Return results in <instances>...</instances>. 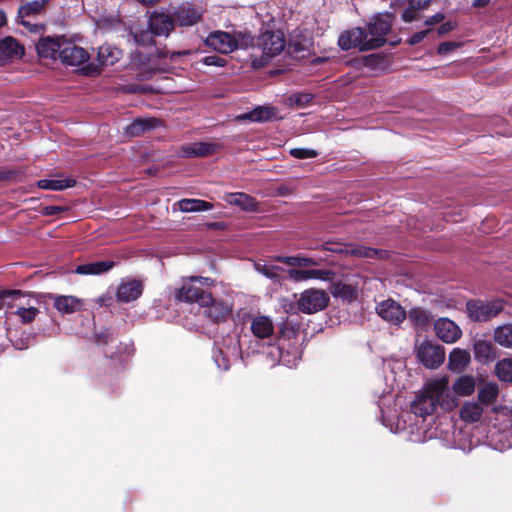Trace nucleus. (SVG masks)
<instances>
[{"label": "nucleus", "mask_w": 512, "mask_h": 512, "mask_svg": "<svg viewBox=\"0 0 512 512\" xmlns=\"http://www.w3.org/2000/svg\"><path fill=\"white\" fill-rule=\"evenodd\" d=\"M115 266L112 260L98 261L80 264L75 268V272L80 275H101L108 272Z\"/></svg>", "instance_id": "nucleus-26"}, {"label": "nucleus", "mask_w": 512, "mask_h": 512, "mask_svg": "<svg viewBox=\"0 0 512 512\" xmlns=\"http://www.w3.org/2000/svg\"><path fill=\"white\" fill-rule=\"evenodd\" d=\"M408 319L414 327L422 330L426 329L430 324V317L427 311L420 307L412 308L408 313Z\"/></svg>", "instance_id": "nucleus-40"}, {"label": "nucleus", "mask_w": 512, "mask_h": 512, "mask_svg": "<svg viewBox=\"0 0 512 512\" xmlns=\"http://www.w3.org/2000/svg\"><path fill=\"white\" fill-rule=\"evenodd\" d=\"M24 53V47L15 38L7 36L0 41V60L18 59Z\"/></svg>", "instance_id": "nucleus-24"}, {"label": "nucleus", "mask_w": 512, "mask_h": 512, "mask_svg": "<svg viewBox=\"0 0 512 512\" xmlns=\"http://www.w3.org/2000/svg\"><path fill=\"white\" fill-rule=\"evenodd\" d=\"M490 0H473L472 6L474 8H484L489 4Z\"/></svg>", "instance_id": "nucleus-64"}, {"label": "nucleus", "mask_w": 512, "mask_h": 512, "mask_svg": "<svg viewBox=\"0 0 512 512\" xmlns=\"http://www.w3.org/2000/svg\"><path fill=\"white\" fill-rule=\"evenodd\" d=\"M365 67L376 69L383 61V57L380 54L366 55L362 59Z\"/></svg>", "instance_id": "nucleus-53"}, {"label": "nucleus", "mask_w": 512, "mask_h": 512, "mask_svg": "<svg viewBox=\"0 0 512 512\" xmlns=\"http://www.w3.org/2000/svg\"><path fill=\"white\" fill-rule=\"evenodd\" d=\"M347 245L348 243L340 242L337 240H327L321 244L320 249L324 251H328L331 253H335L338 255L347 256Z\"/></svg>", "instance_id": "nucleus-46"}, {"label": "nucleus", "mask_w": 512, "mask_h": 512, "mask_svg": "<svg viewBox=\"0 0 512 512\" xmlns=\"http://www.w3.org/2000/svg\"><path fill=\"white\" fill-rule=\"evenodd\" d=\"M20 174L21 172L17 169L2 166L0 167V182L14 181Z\"/></svg>", "instance_id": "nucleus-51"}, {"label": "nucleus", "mask_w": 512, "mask_h": 512, "mask_svg": "<svg viewBox=\"0 0 512 512\" xmlns=\"http://www.w3.org/2000/svg\"><path fill=\"white\" fill-rule=\"evenodd\" d=\"M114 341L115 338L113 331L109 328H104L103 330L95 333V343L97 346L104 347Z\"/></svg>", "instance_id": "nucleus-49"}, {"label": "nucleus", "mask_w": 512, "mask_h": 512, "mask_svg": "<svg viewBox=\"0 0 512 512\" xmlns=\"http://www.w3.org/2000/svg\"><path fill=\"white\" fill-rule=\"evenodd\" d=\"M500 390L495 382H487L478 389V403L484 406H490L497 402Z\"/></svg>", "instance_id": "nucleus-28"}, {"label": "nucleus", "mask_w": 512, "mask_h": 512, "mask_svg": "<svg viewBox=\"0 0 512 512\" xmlns=\"http://www.w3.org/2000/svg\"><path fill=\"white\" fill-rule=\"evenodd\" d=\"M250 44L262 50L261 64L264 65L284 50L286 40L281 31L266 30L257 37H250Z\"/></svg>", "instance_id": "nucleus-2"}, {"label": "nucleus", "mask_w": 512, "mask_h": 512, "mask_svg": "<svg viewBox=\"0 0 512 512\" xmlns=\"http://www.w3.org/2000/svg\"><path fill=\"white\" fill-rule=\"evenodd\" d=\"M338 46L344 51H348L350 49L370 51L379 48L377 40L368 39L367 31L362 27H354L342 31L338 38Z\"/></svg>", "instance_id": "nucleus-3"}, {"label": "nucleus", "mask_w": 512, "mask_h": 512, "mask_svg": "<svg viewBox=\"0 0 512 512\" xmlns=\"http://www.w3.org/2000/svg\"><path fill=\"white\" fill-rule=\"evenodd\" d=\"M62 48L61 37L45 36L41 37L36 44L38 56L42 59H59V53Z\"/></svg>", "instance_id": "nucleus-17"}, {"label": "nucleus", "mask_w": 512, "mask_h": 512, "mask_svg": "<svg viewBox=\"0 0 512 512\" xmlns=\"http://www.w3.org/2000/svg\"><path fill=\"white\" fill-rule=\"evenodd\" d=\"M178 205L182 212L208 211L213 208L211 202L201 199H182L178 202Z\"/></svg>", "instance_id": "nucleus-38"}, {"label": "nucleus", "mask_w": 512, "mask_h": 512, "mask_svg": "<svg viewBox=\"0 0 512 512\" xmlns=\"http://www.w3.org/2000/svg\"><path fill=\"white\" fill-rule=\"evenodd\" d=\"M475 358L482 363H489L496 359V351L493 344L486 340H477L474 344Z\"/></svg>", "instance_id": "nucleus-33"}, {"label": "nucleus", "mask_w": 512, "mask_h": 512, "mask_svg": "<svg viewBox=\"0 0 512 512\" xmlns=\"http://www.w3.org/2000/svg\"><path fill=\"white\" fill-rule=\"evenodd\" d=\"M458 46H459L458 43H455L452 41L442 42L439 44V46L437 48V53L439 55H446V54L450 53L451 51H453L454 49H456Z\"/></svg>", "instance_id": "nucleus-57"}, {"label": "nucleus", "mask_w": 512, "mask_h": 512, "mask_svg": "<svg viewBox=\"0 0 512 512\" xmlns=\"http://www.w3.org/2000/svg\"><path fill=\"white\" fill-rule=\"evenodd\" d=\"M143 283L137 279L122 282L116 292L118 302L129 303L137 300L143 293Z\"/></svg>", "instance_id": "nucleus-18"}, {"label": "nucleus", "mask_w": 512, "mask_h": 512, "mask_svg": "<svg viewBox=\"0 0 512 512\" xmlns=\"http://www.w3.org/2000/svg\"><path fill=\"white\" fill-rule=\"evenodd\" d=\"M475 378L471 375H461L452 385L455 394L469 396L475 391Z\"/></svg>", "instance_id": "nucleus-34"}, {"label": "nucleus", "mask_w": 512, "mask_h": 512, "mask_svg": "<svg viewBox=\"0 0 512 512\" xmlns=\"http://www.w3.org/2000/svg\"><path fill=\"white\" fill-rule=\"evenodd\" d=\"M279 267L277 266H267L264 265L262 268H258L259 271L262 272L263 275H265L267 278L272 280H277L279 278Z\"/></svg>", "instance_id": "nucleus-56"}, {"label": "nucleus", "mask_w": 512, "mask_h": 512, "mask_svg": "<svg viewBox=\"0 0 512 512\" xmlns=\"http://www.w3.org/2000/svg\"><path fill=\"white\" fill-rule=\"evenodd\" d=\"M201 62L206 66H217V67H224L227 64V60L218 55L205 56L201 60Z\"/></svg>", "instance_id": "nucleus-54"}, {"label": "nucleus", "mask_w": 512, "mask_h": 512, "mask_svg": "<svg viewBox=\"0 0 512 512\" xmlns=\"http://www.w3.org/2000/svg\"><path fill=\"white\" fill-rule=\"evenodd\" d=\"M215 362L219 368L226 371L230 367L229 360L226 356H224L221 350L218 351L217 355H215Z\"/></svg>", "instance_id": "nucleus-59"}, {"label": "nucleus", "mask_w": 512, "mask_h": 512, "mask_svg": "<svg viewBox=\"0 0 512 512\" xmlns=\"http://www.w3.org/2000/svg\"><path fill=\"white\" fill-rule=\"evenodd\" d=\"M503 309V301L499 299L488 302L472 299L466 303L468 317L474 322H487L501 313Z\"/></svg>", "instance_id": "nucleus-4"}, {"label": "nucleus", "mask_w": 512, "mask_h": 512, "mask_svg": "<svg viewBox=\"0 0 512 512\" xmlns=\"http://www.w3.org/2000/svg\"><path fill=\"white\" fill-rule=\"evenodd\" d=\"M377 314L392 325H400L407 317L405 309L395 300L387 299L376 307Z\"/></svg>", "instance_id": "nucleus-11"}, {"label": "nucleus", "mask_w": 512, "mask_h": 512, "mask_svg": "<svg viewBox=\"0 0 512 512\" xmlns=\"http://www.w3.org/2000/svg\"><path fill=\"white\" fill-rule=\"evenodd\" d=\"M39 310L35 307H24L19 306L17 307L16 311L14 312L15 315H17L23 324H29L33 322L38 315Z\"/></svg>", "instance_id": "nucleus-45"}, {"label": "nucleus", "mask_w": 512, "mask_h": 512, "mask_svg": "<svg viewBox=\"0 0 512 512\" xmlns=\"http://www.w3.org/2000/svg\"><path fill=\"white\" fill-rule=\"evenodd\" d=\"M448 385L449 381L446 377L430 382L412 402L411 411L415 415L425 418L432 415L437 406H441L445 410L452 409L456 403L455 399L450 397Z\"/></svg>", "instance_id": "nucleus-1"}, {"label": "nucleus", "mask_w": 512, "mask_h": 512, "mask_svg": "<svg viewBox=\"0 0 512 512\" xmlns=\"http://www.w3.org/2000/svg\"><path fill=\"white\" fill-rule=\"evenodd\" d=\"M347 250V255L357 258L381 259L384 257V254H386V251L384 250H379L364 245H358L355 243H348Z\"/></svg>", "instance_id": "nucleus-29"}, {"label": "nucleus", "mask_w": 512, "mask_h": 512, "mask_svg": "<svg viewBox=\"0 0 512 512\" xmlns=\"http://www.w3.org/2000/svg\"><path fill=\"white\" fill-rule=\"evenodd\" d=\"M203 315L211 322L220 324L226 322L232 315V305L222 299H216L210 293V299L201 306Z\"/></svg>", "instance_id": "nucleus-10"}, {"label": "nucleus", "mask_w": 512, "mask_h": 512, "mask_svg": "<svg viewBox=\"0 0 512 512\" xmlns=\"http://www.w3.org/2000/svg\"><path fill=\"white\" fill-rule=\"evenodd\" d=\"M470 354L466 350L454 348L448 358V368L454 372H461L470 363Z\"/></svg>", "instance_id": "nucleus-30"}, {"label": "nucleus", "mask_w": 512, "mask_h": 512, "mask_svg": "<svg viewBox=\"0 0 512 512\" xmlns=\"http://www.w3.org/2000/svg\"><path fill=\"white\" fill-rule=\"evenodd\" d=\"M218 145L209 142H195L183 147L186 157H207L216 153Z\"/></svg>", "instance_id": "nucleus-27"}, {"label": "nucleus", "mask_w": 512, "mask_h": 512, "mask_svg": "<svg viewBox=\"0 0 512 512\" xmlns=\"http://www.w3.org/2000/svg\"><path fill=\"white\" fill-rule=\"evenodd\" d=\"M223 200L229 205L238 206L247 212H257L259 210L257 200L243 192L225 193Z\"/></svg>", "instance_id": "nucleus-22"}, {"label": "nucleus", "mask_w": 512, "mask_h": 512, "mask_svg": "<svg viewBox=\"0 0 512 512\" xmlns=\"http://www.w3.org/2000/svg\"><path fill=\"white\" fill-rule=\"evenodd\" d=\"M434 330L439 339L445 343H454L462 335L460 327L448 318H439L434 323Z\"/></svg>", "instance_id": "nucleus-16"}, {"label": "nucleus", "mask_w": 512, "mask_h": 512, "mask_svg": "<svg viewBox=\"0 0 512 512\" xmlns=\"http://www.w3.org/2000/svg\"><path fill=\"white\" fill-rule=\"evenodd\" d=\"M455 27H456V23L455 22H452V21L444 22V23H442L438 27L437 34L439 36H443V35L448 34L449 32H451Z\"/></svg>", "instance_id": "nucleus-61"}, {"label": "nucleus", "mask_w": 512, "mask_h": 512, "mask_svg": "<svg viewBox=\"0 0 512 512\" xmlns=\"http://www.w3.org/2000/svg\"><path fill=\"white\" fill-rule=\"evenodd\" d=\"M251 332L256 338L266 339L273 335L274 325L268 316L258 315L251 321Z\"/></svg>", "instance_id": "nucleus-25"}, {"label": "nucleus", "mask_w": 512, "mask_h": 512, "mask_svg": "<svg viewBox=\"0 0 512 512\" xmlns=\"http://www.w3.org/2000/svg\"><path fill=\"white\" fill-rule=\"evenodd\" d=\"M154 32L148 27L146 30H138L133 33L134 40L142 45L154 44Z\"/></svg>", "instance_id": "nucleus-48"}, {"label": "nucleus", "mask_w": 512, "mask_h": 512, "mask_svg": "<svg viewBox=\"0 0 512 512\" xmlns=\"http://www.w3.org/2000/svg\"><path fill=\"white\" fill-rule=\"evenodd\" d=\"M313 45V40L310 36L305 35L302 31L294 30L290 36L287 53L295 58H304Z\"/></svg>", "instance_id": "nucleus-15"}, {"label": "nucleus", "mask_w": 512, "mask_h": 512, "mask_svg": "<svg viewBox=\"0 0 512 512\" xmlns=\"http://www.w3.org/2000/svg\"><path fill=\"white\" fill-rule=\"evenodd\" d=\"M445 19V15L442 12H438L425 20V25L434 26L441 23Z\"/></svg>", "instance_id": "nucleus-62"}, {"label": "nucleus", "mask_w": 512, "mask_h": 512, "mask_svg": "<svg viewBox=\"0 0 512 512\" xmlns=\"http://www.w3.org/2000/svg\"><path fill=\"white\" fill-rule=\"evenodd\" d=\"M119 56L120 51L117 48L104 44L98 49L99 64L89 63L82 67L81 72L85 76H97L101 73V67L114 65L119 60Z\"/></svg>", "instance_id": "nucleus-9"}, {"label": "nucleus", "mask_w": 512, "mask_h": 512, "mask_svg": "<svg viewBox=\"0 0 512 512\" xmlns=\"http://www.w3.org/2000/svg\"><path fill=\"white\" fill-rule=\"evenodd\" d=\"M206 45L222 54H228L238 48V41L228 32H211L205 41Z\"/></svg>", "instance_id": "nucleus-13"}, {"label": "nucleus", "mask_w": 512, "mask_h": 512, "mask_svg": "<svg viewBox=\"0 0 512 512\" xmlns=\"http://www.w3.org/2000/svg\"><path fill=\"white\" fill-rule=\"evenodd\" d=\"M395 16L393 13L378 14L367 23L368 39H376L379 48L387 43L386 35L391 31L393 20Z\"/></svg>", "instance_id": "nucleus-8"}, {"label": "nucleus", "mask_w": 512, "mask_h": 512, "mask_svg": "<svg viewBox=\"0 0 512 512\" xmlns=\"http://www.w3.org/2000/svg\"><path fill=\"white\" fill-rule=\"evenodd\" d=\"M432 0H408V3L412 5L413 8H417L420 11L426 9Z\"/></svg>", "instance_id": "nucleus-63"}, {"label": "nucleus", "mask_w": 512, "mask_h": 512, "mask_svg": "<svg viewBox=\"0 0 512 512\" xmlns=\"http://www.w3.org/2000/svg\"><path fill=\"white\" fill-rule=\"evenodd\" d=\"M276 260L290 267H309L317 266L320 264L319 260L312 257H305L302 255L278 256Z\"/></svg>", "instance_id": "nucleus-36"}, {"label": "nucleus", "mask_w": 512, "mask_h": 512, "mask_svg": "<svg viewBox=\"0 0 512 512\" xmlns=\"http://www.w3.org/2000/svg\"><path fill=\"white\" fill-rule=\"evenodd\" d=\"M26 296L27 293L19 289H2L0 290V309L5 305L9 308H13L17 300Z\"/></svg>", "instance_id": "nucleus-42"}, {"label": "nucleus", "mask_w": 512, "mask_h": 512, "mask_svg": "<svg viewBox=\"0 0 512 512\" xmlns=\"http://www.w3.org/2000/svg\"><path fill=\"white\" fill-rule=\"evenodd\" d=\"M299 333V325L292 323L289 320H286L282 323L279 329V335L282 339H295L297 338Z\"/></svg>", "instance_id": "nucleus-47"}, {"label": "nucleus", "mask_w": 512, "mask_h": 512, "mask_svg": "<svg viewBox=\"0 0 512 512\" xmlns=\"http://www.w3.org/2000/svg\"><path fill=\"white\" fill-rule=\"evenodd\" d=\"M313 95L310 93H299L295 95L294 101L298 106H304L311 103Z\"/></svg>", "instance_id": "nucleus-60"}, {"label": "nucleus", "mask_w": 512, "mask_h": 512, "mask_svg": "<svg viewBox=\"0 0 512 512\" xmlns=\"http://www.w3.org/2000/svg\"><path fill=\"white\" fill-rule=\"evenodd\" d=\"M174 26L173 17L165 13H153L148 22V27L156 36H168Z\"/></svg>", "instance_id": "nucleus-21"}, {"label": "nucleus", "mask_w": 512, "mask_h": 512, "mask_svg": "<svg viewBox=\"0 0 512 512\" xmlns=\"http://www.w3.org/2000/svg\"><path fill=\"white\" fill-rule=\"evenodd\" d=\"M416 356L425 368L436 369L445 360V349L439 344L425 340L416 347Z\"/></svg>", "instance_id": "nucleus-7"}, {"label": "nucleus", "mask_w": 512, "mask_h": 512, "mask_svg": "<svg viewBox=\"0 0 512 512\" xmlns=\"http://www.w3.org/2000/svg\"><path fill=\"white\" fill-rule=\"evenodd\" d=\"M277 109L271 106H258L251 111L245 113L242 118L252 122H267L275 119Z\"/></svg>", "instance_id": "nucleus-31"}, {"label": "nucleus", "mask_w": 512, "mask_h": 512, "mask_svg": "<svg viewBox=\"0 0 512 512\" xmlns=\"http://www.w3.org/2000/svg\"><path fill=\"white\" fill-rule=\"evenodd\" d=\"M330 301L325 290L309 288L300 293L297 309L304 314H315L324 310Z\"/></svg>", "instance_id": "nucleus-5"}, {"label": "nucleus", "mask_w": 512, "mask_h": 512, "mask_svg": "<svg viewBox=\"0 0 512 512\" xmlns=\"http://www.w3.org/2000/svg\"><path fill=\"white\" fill-rule=\"evenodd\" d=\"M331 293L336 298H341L343 300L352 302L357 299V291L356 289L346 283L337 282L333 284V289L331 290Z\"/></svg>", "instance_id": "nucleus-41"}, {"label": "nucleus", "mask_w": 512, "mask_h": 512, "mask_svg": "<svg viewBox=\"0 0 512 512\" xmlns=\"http://www.w3.org/2000/svg\"><path fill=\"white\" fill-rule=\"evenodd\" d=\"M161 121L157 118H137L128 124L125 133L130 137H136L158 127Z\"/></svg>", "instance_id": "nucleus-23"}, {"label": "nucleus", "mask_w": 512, "mask_h": 512, "mask_svg": "<svg viewBox=\"0 0 512 512\" xmlns=\"http://www.w3.org/2000/svg\"><path fill=\"white\" fill-rule=\"evenodd\" d=\"M59 59L65 65L79 66L89 59V54L84 48L73 42L62 41Z\"/></svg>", "instance_id": "nucleus-14"}, {"label": "nucleus", "mask_w": 512, "mask_h": 512, "mask_svg": "<svg viewBox=\"0 0 512 512\" xmlns=\"http://www.w3.org/2000/svg\"><path fill=\"white\" fill-rule=\"evenodd\" d=\"M200 282L202 285L208 284L211 279L201 276H193L185 282L180 289L176 291L175 297L178 301L187 303H197L201 307L210 299V292L203 290L201 287L195 286L193 282Z\"/></svg>", "instance_id": "nucleus-6"}, {"label": "nucleus", "mask_w": 512, "mask_h": 512, "mask_svg": "<svg viewBox=\"0 0 512 512\" xmlns=\"http://www.w3.org/2000/svg\"><path fill=\"white\" fill-rule=\"evenodd\" d=\"M130 65L135 69L154 70L156 67L155 60L151 54H145L136 50L131 54Z\"/></svg>", "instance_id": "nucleus-37"}, {"label": "nucleus", "mask_w": 512, "mask_h": 512, "mask_svg": "<svg viewBox=\"0 0 512 512\" xmlns=\"http://www.w3.org/2000/svg\"><path fill=\"white\" fill-rule=\"evenodd\" d=\"M432 32V29H426L419 32L414 33L407 41L410 46L416 45L420 43L429 33Z\"/></svg>", "instance_id": "nucleus-58"}, {"label": "nucleus", "mask_w": 512, "mask_h": 512, "mask_svg": "<svg viewBox=\"0 0 512 512\" xmlns=\"http://www.w3.org/2000/svg\"><path fill=\"white\" fill-rule=\"evenodd\" d=\"M495 374L500 381L512 383V358L499 360L495 365Z\"/></svg>", "instance_id": "nucleus-43"}, {"label": "nucleus", "mask_w": 512, "mask_h": 512, "mask_svg": "<svg viewBox=\"0 0 512 512\" xmlns=\"http://www.w3.org/2000/svg\"><path fill=\"white\" fill-rule=\"evenodd\" d=\"M289 276L297 282L309 279L332 281L335 278V272L329 269H290Z\"/></svg>", "instance_id": "nucleus-19"}, {"label": "nucleus", "mask_w": 512, "mask_h": 512, "mask_svg": "<svg viewBox=\"0 0 512 512\" xmlns=\"http://www.w3.org/2000/svg\"><path fill=\"white\" fill-rule=\"evenodd\" d=\"M289 154L297 159H308L316 157L318 152L314 149L308 148H292L290 149Z\"/></svg>", "instance_id": "nucleus-50"}, {"label": "nucleus", "mask_w": 512, "mask_h": 512, "mask_svg": "<svg viewBox=\"0 0 512 512\" xmlns=\"http://www.w3.org/2000/svg\"><path fill=\"white\" fill-rule=\"evenodd\" d=\"M80 301L73 296H56L54 298V307L61 313H74L80 308Z\"/></svg>", "instance_id": "nucleus-35"}, {"label": "nucleus", "mask_w": 512, "mask_h": 512, "mask_svg": "<svg viewBox=\"0 0 512 512\" xmlns=\"http://www.w3.org/2000/svg\"><path fill=\"white\" fill-rule=\"evenodd\" d=\"M483 412L484 409L481 404L474 401H468L461 407L459 415L461 420L464 422L475 423L481 419Z\"/></svg>", "instance_id": "nucleus-32"}, {"label": "nucleus", "mask_w": 512, "mask_h": 512, "mask_svg": "<svg viewBox=\"0 0 512 512\" xmlns=\"http://www.w3.org/2000/svg\"><path fill=\"white\" fill-rule=\"evenodd\" d=\"M68 210H69V208L65 207V206L49 205V206H44L41 208V214L44 216H55V215H58L59 213H62V212L68 211Z\"/></svg>", "instance_id": "nucleus-55"}, {"label": "nucleus", "mask_w": 512, "mask_h": 512, "mask_svg": "<svg viewBox=\"0 0 512 512\" xmlns=\"http://www.w3.org/2000/svg\"><path fill=\"white\" fill-rule=\"evenodd\" d=\"M495 341L505 347H512V324L498 327L494 333Z\"/></svg>", "instance_id": "nucleus-44"}, {"label": "nucleus", "mask_w": 512, "mask_h": 512, "mask_svg": "<svg viewBox=\"0 0 512 512\" xmlns=\"http://www.w3.org/2000/svg\"><path fill=\"white\" fill-rule=\"evenodd\" d=\"M419 11V9L413 8L412 5L408 3V7L405 8L401 14V19L406 23H411L419 18Z\"/></svg>", "instance_id": "nucleus-52"}, {"label": "nucleus", "mask_w": 512, "mask_h": 512, "mask_svg": "<svg viewBox=\"0 0 512 512\" xmlns=\"http://www.w3.org/2000/svg\"><path fill=\"white\" fill-rule=\"evenodd\" d=\"M44 7L45 2L38 0L27 2L26 4L22 5L18 10V17L21 18L20 23L33 32L43 30V25L32 24L30 21L24 20V18L39 14L44 9Z\"/></svg>", "instance_id": "nucleus-20"}, {"label": "nucleus", "mask_w": 512, "mask_h": 512, "mask_svg": "<svg viewBox=\"0 0 512 512\" xmlns=\"http://www.w3.org/2000/svg\"><path fill=\"white\" fill-rule=\"evenodd\" d=\"M203 10L191 3H184L173 12L175 25L180 27L193 26L202 20Z\"/></svg>", "instance_id": "nucleus-12"}, {"label": "nucleus", "mask_w": 512, "mask_h": 512, "mask_svg": "<svg viewBox=\"0 0 512 512\" xmlns=\"http://www.w3.org/2000/svg\"><path fill=\"white\" fill-rule=\"evenodd\" d=\"M76 181L72 178H67L63 180H53V179H40L37 182V186L40 189L45 190H53V191H62L70 187H74Z\"/></svg>", "instance_id": "nucleus-39"}]
</instances>
